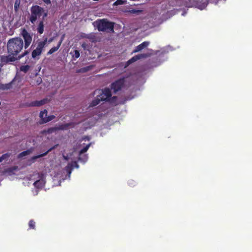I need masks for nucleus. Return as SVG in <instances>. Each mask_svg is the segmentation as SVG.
Wrapping results in <instances>:
<instances>
[{
  "label": "nucleus",
  "instance_id": "31",
  "mask_svg": "<svg viewBox=\"0 0 252 252\" xmlns=\"http://www.w3.org/2000/svg\"><path fill=\"white\" fill-rule=\"evenodd\" d=\"M44 3L47 4H50L51 3V0H42Z\"/></svg>",
  "mask_w": 252,
  "mask_h": 252
},
{
  "label": "nucleus",
  "instance_id": "24",
  "mask_svg": "<svg viewBox=\"0 0 252 252\" xmlns=\"http://www.w3.org/2000/svg\"><path fill=\"white\" fill-rule=\"evenodd\" d=\"M73 168V165L70 163H68L67 165L65 167L66 171L70 174L71 172V170Z\"/></svg>",
  "mask_w": 252,
  "mask_h": 252
},
{
  "label": "nucleus",
  "instance_id": "16",
  "mask_svg": "<svg viewBox=\"0 0 252 252\" xmlns=\"http://www.w3.org/2000/svg\"><path fill=\"white\" fill-rule=\"evenodd\" d=\"M57 145H55L53 147L50 148L47 152H46L42 154L34 156V157H33V159H37L38 158H40L41 157H43L46 156L49 152H50L51 151H52L53 150L55 149L57 147Z\"/></svg>",
  "mask_w": 252,
  "mask_h": 252
},
{
  "label": "nucleus",
  "instance_id": "22",
  "mask_svg": "<svg viewBox=\"0 0 252 252\" xmlns=\"http://www.w3.org/2000/svg\"><path fill=\"white\" fill-rule=\"evenodd\" d=\"M29 229H35V222L33 220H31L29 222Z\"/></svg>",
  "mask_w": 252,
  "mask_h": 252
},
{
  "label": "nucleus",
  "instance_id": "11",
  "mask_svg": "<svg viewBox=\"0 0 252 252\" xmlns=\"http://www.w3.org/2000/svg\"><path fill=\"white\" fill-rule=\"evenodd\" d=\"M150 56H151V54H150V53H144V54H138L137 55L133 56L130 59H129L126 63L127 64L129 65V64H131L132 63L138 61V60L150 57Z\"/></svg>",
  "mask_w": 252,
  "mask_h": 252
},
{
  "label": "nucleus",
  "instance_id": "12",
  "mask_svg": "<svg viewBox=\"0 0 252 252\" xmlns=\"http://www.w3.org/2000/svg\"><path fill=\"white\" fill-rule=\"evenodd\" d=\"M149 45V42L148 41H144L142 42L141 44L137 46L135 49L133 51L132 53H137L140 51H141L144 48L147 47Z\"/></svg>",
  "mask_w": 252,
  "mask_h": 252
},
{
  "label": "nucleus",
  "instance_id": "6",
  "mask_svg": "<svg viewBox=\"0 0 252 252\" xmlns=\"http://www.w3.org/2000/svg\"><path fill=\"white\" fill-rule=\"evenodd\" d=\"M21 35L24 40V47L26 49L32 43V35L29 33L25 29H22Z\"/></svg>",
  "mask_w": 252,
  "mask_h": 252
},
{
  "label": "nucleus",
  "instance_id": "25",
  "mask_svg": "<svg viewBox=\"0 0 252 252\" xmlns=\"http://www.w3.org/2000/svg\"><path fill=\"white\" fill-rule=\"evenodd\" d=\"M29 153H30V152L29 150L23 151L18 155V158H20L25 157V156L29 155Z\"/></svg>",
  "mask_w": 252,
  "mask_h": 252
},
{
  "label": "nucleus",
  "instance_id": "29",
  "mask_svg": "<svg viewBox=\"0 0 252 252\" xmlns=\"http://www.w3.org/2000/svg\"><path fill=\"white\" fill-rule=\"evenodd\" d=\"M117 99V96H114L113 97H111L108 100V101H109L111 103H113V102H115Z\"/></svg>",
  "mask_w": 252,
  "mask_h": 252
},
{
  "label": "nucleus",
  "instance_id": "14",
  "mask_svg": "<svg viewBox=\"0 0 252 252\" xmlns=\"http://www.w3.org/2000/svg\"><path fill=\"white\" fill-rule=\"evenodd\" d=\"M63 37H62L61 38L60 41L58 43V44L57 45V46L53 47H52L51 49H50L49 50V51L47 52V55H51L53 53H54V52H55L57 51H58V50L59 49V48L60 47V46H61V45L62 44V42L63 41Z\"/></svg>",
  "mask_w": 252,
  "mask_h": 252
},
{
  "label": "nucleus",
  "instance_id": "15",
  "mask_svg": "<svg viewBox=\"0 0 252 252\" xmlns=\"http://www.w3.org/2000/svg\"><path fill=\"white\" fill-rule=\"evenodd\" d=\"M33 185L36 188L41 189L44 187L45 182L43 180H38L35 181Z\"/></svg>",
  "mask_w": 252,
  "mask_h": 252
},
{
  "label": "nucleus",
  "instance_id": "7",
  "mask_svg": "<svg viewBox=\"0 0 252 252\" xmlns=\"http://www.w3.org/2000/svg\"><path fill=\"white\" fill-rule=\"evenodd\" d=\"M98 94L97 95L101 101H108L112 96L111 90L108 88L98 91Z\"/></svg>",
  "mask_w": 252,
  "mask_h": 252
},
{
  "label": "nucleus",
  "instance_id": "34",
  "mask_svg": "<svg viewBox=\"0 0 252 252\" xmlns=\"http://www.w3.org/2000/svg\"><path fill=\"white\" fill-rule=\"evenodd\" d=\"M64 158L65 159H67V157H64Z\"/></svg>",
  "mask_w": 252,
  "mask_h": 252
},
{
  "label": "nucleus",
  "instance_id": "35",
  "mask_svg": "<svg viewBox=\"0 0 252 252\" xmlns=\"http://www.w3.org/2000/svg\"><path fill=\"white\" fill-rule=\"evenodd\" d=\"M33 45L32 44V46H31V48H32V47H33Z\"/></svg>",
  "mask_w": 252,
  "mask_h": 252
},
{
  "label": "nucleus",
  "instance_id": "1",
  "mask_svg": "<svg viewBox=\"0 0 252 252\" xmlns=\"http://www.w3.org/2000/svg\"><path fill=\"white\" fill-rule=\"evenodd\" d=\"M23 47V40L19 37L9 39L7 43V52L11 55L18 56Z\"/></svg>",
  "mask_w": 252,
  "mask_h": 252
},
{
  "label": "nucleus",
  "instance_id": "26",
  "mask_svg": "<svg viewBox=\"0 0 252 252\" xmlns=\"http://www.w3.org/2000/svg\"><path fill=\"white\" fill-rule=\"evenodd\" d=\"M80 56V52L78 50H75L74 51V54L72 55L73 58L74 59L78 58Z\"/></svg>",
  "mask_w": 252,
  "mask_h": 252
},
{
  "label": "nucleus",
  "instance_id": "28",
  "mask_svg": "<svg viewBox=\"0 0 252 252\" xmlns=\"http://www.w3.org/2000/svg\"><path fill=\"white\" fill-rule=\"evenodd\" d=\"M128 184L130 187H134L136 185V182L133 180H130L128 182Z\"/></svg>",
  "mask_w": 252,
  "mask_h": 252
},
{
  "label": "nucleus",
  "instance_id": "8",
  "mask_svg": "<svg viewBox=\"0 0 252 252\" xmlns=\"http://www.w3.org/2000/svg\"><path fill=\"white\" fill-rule=\"evenodd\" d=\"M125 82L124 78H121L115 81L111 84V89L113 90L115 94L117 93L124 86Z\"/></svg>",
  "mask_w": 252,
  "mask_h": 252
},
{
  "label": "nucleus",
  "instance_id": "5",
  "mask_svg": "<svg viewBox=\"0 0 252 252\" xmlns=\"http://www.w3.org/2000/svg\"><path fill=\"white\" fill-rule=\"evenodd\" d=\"M44 8L39 6V5H33L31 8V14L29 17V21L33 24H34L37 18H39L44 12Z\"/></svg>",
  "mask_w": 252,
  "mask_h": 252
},
{
  "label": "nucleus",
  "instance_id": "20",
  "mask_svg": "<svg viewBox=\"0 0 252 252\" xmlns=\"http://www.w3.org/2000/svg\"><path fill=\"white\" fill-rule=\"evenodd\" d=\"M30 66L29 65H21L20 67V71L24 72L25 73H26L28 72V71L30 69Z\"/></svg>",
  "mask_w": 252,
  "mask_h": 252
},
{
  "label": "nucleus",
  "instance_id": "19",
  "mask_svg": "<svg viewBox=\"0 0 252 252\" xmlns=\"http://www.w3.org/2000/svg\"><path fill=\"white\" fill-rule=\"evenodd\" d=\"M92 68V65L87 66L80 68L78 71V72H82V73L87 72V71L90 70Z\"/></svg>",
  "mask_w": 252,
  "mask_h": 252
},
{
  "label": "nucleus",
  "instance_id": "21",
  "mask_svg": "<svg viewBox=\"0 0 252 252\" xmlns=\"http://www.w3.org/2000/svg\"><path fill=\"white\" fill-rule=\"evenodd\" d=\"M91 143H89L88 145H87L85 147H84L82 149L80 150L79 152V156H81V155L85 153H86L88 150L89 149V147L91 146Z\"/></svg>",
  "mask_w": 252,
  "mask_h": 252
},
{
  "label": "nucleus",
  "instance_id": "4",
  "mask_svg": "<svg viewBox=\"0 0 252 252\" xmlns=\"http://www.w3.org/2000/svg\"><path fill=\"white\" fill-rule=\"evenodd\" d=\"M29 54V50H25L23 53L18 56L11 55L10 54H8V55L7 56H2L0 57V66L2 67L3 65L9 62H14L16 61L20 60Z\"/></svg>",
  "mask_w": 252,
  "mask_h": 252
},
{
  "label": "nucleus",
  "instance_id": "23",
  "mask_svg": "<svg viewBox=\"0 0 252 252\" xmlns=\"http://www.w3.org/2000/svg\"><path fill=\"white\" fill-rule=\"evenodd\" d=\"M126 0H117L113 4V5L116 6L119 5H122L126 4Z\"/></svg>",
  "mask_w": 252,
  "mask_h": 252
},
{
  "label": "nucleus",
  "instance_id": "27",
  "mask_svg": "<svg viewBox=\"0 0 252 252\" xmlns=\"http://www.w3.org/2000/svg\"><path fill=\"white\" fill-rule=\"evenodd\" d=\"M9 154L8 153H6L3 154L0 157V158L1 159V162L4 160L8 158L9 157Z\"/></svg>",
  "mask_w": 252,
  "mask_h": 252
},
{
  "label": "nucleus",
  "instance_id": "9",
  "mask_svg": "<svg viewBox=\"0 0 252 252\" xmlns=\"http://www.w3.org/2000/svg\"><path fill=\"white\" fill-rule=\"evenodd\" d=\"M39 117L41 119V121L40 122V124L47 123L55 118V116L53 115L47 116V111L46 109L40 112Z\"/></svg>",
  "mask_w": 252,
  "mask_h": 252
},
{
  "label": "nucleus",
  "instance_id": "10",
  "mask_svg": "<svg viewBox=\"0 0 252 252\" xmlns=\"http://www.w3.org/2000/svg\"><path fill=\"white\" fill-rule=\"evenodd\" d=\"M70 125V123H66L59 125V126L50 127L47 129V133L50 134L55 132L58 130H65Z\"/></svg>",
  "mask_w": 252,
  "mask_h": 252
},
{
  "label": "nucleus",
  "instance_id": "13",
  "mask_svg": "<svg viewBox=\"0 0 252 252\" xmlns=\"http://www.w3.org/2000/svg\"><path fill=\"white\" fill-rule=\"evenodd\" d=\"M47 101V99H43L41 100H36L32 102L29 106H40L46 103Z\"/></svg>",
  "mask_w": 252,
  "mask_h": 252
},
{
  "label": "nucleus",
  "instance_id": "2",
  "mask_svg": "<svg viewBox=\"0 0 252 252\" xmlns=\"http://www.w3.org/2000/svg\"><path fill=\"white\" fill-rule=\"evenodd\" d=\"M47 38L46 37L43 41H39L37 42V46L36 48L32 52V58H29V57L25 62V63L30 64L32 63V59L38 60L40 58V56L42 53L44 51V48L47 42Z\"/></svg>",
  "mask_w": 252,
  "mask_h": 252
},
{
  "label": "nucleus",
  "instance_id": "33",
  "mask_svg": "<svg viewBox=\"0 0 252 252\" xmlns=\"http://www.w3.org/2000/svg\"><path fill=\"white\" fill-rule=\"evenodd\" d=\"M47 12L44 13L43 14V19H44L46 17H47Z\"/></svg>",
  "mask_w": 252,
  "mask_h": 252
},
{
  "label": "nucleus",
  "instance_id": "3",
  "mask_svg": "<svg viewBox=\"0 0 252 252\" xmlns=\"http://www.w3.org/2000/svg\"><path fill=\"white\" fill-rule=\"evenodd\" d=\"M95 26L99 32H114V23L106 19H98L95 22Z\"/></svg>",
  "mask_w": 252,
  "mask_h": 252
},
{
  "label": "nucleus",
  "instance_id": "17",
  "mask_svg": "<svg viewBox=\"0 0 252 252\" xmlns=\"http://www.w3.org/2000/svg\"><path fill=\"white\" fill-rule=\"evenodd\" d=\"M101 101L99 99V97L97 95L96 97L92 100V101L90 104L89 107H94L100 103Z\"/></svg>",
  "mask_w": 252,
  "mask_h": 252
},
{
  "label": "nucleus",
  "instance_id": "36",
  "mask_svg": "<svg viewBox=\"0 0 252 252\" xmlns=\"http://www.w3.org/2000/svg\"><path fill=\"white\" fill-rule=\"evenodd\" d=\"M1 162V159L0 158V162Z\"/></svg>",
  "mask_w": 252,
  "mask_h": 252
},
{
  "label": "nucleus",
  "instance_id": "18",
  "mask_svg": "<svg viewBox=\"0 0 252 252\" xmlns=\"http://www.w3.org/2000/svg\"><path fill=\"white\" fill-rule=\"evenodd\" d=\"M37 31L39 34H42L44 32V22L43 20L40 21L37 27Z\"/></svg>",
  "mask_w": 252,
  "mask_h": 252
},
{
  "label": "nucleus",
  "instance_id": "30",
  "mask_svg": "<svg viewBox=\"0 0 252 252\" xmlns=\"http://www.w3.org/2000/svg\"><path fill=\"white\" fill-rule=\"evenodd\" d=\"M19 6V2H18V0H16L14 3V9L15 11L18 10Z\"/></svg>",
  "mask_w": 252,
  "mask_h": 252
},
{
  "label": "nucleus",
  "instance_id": "32",
  "mask_svg": "<svg viewBox=\"0 0 252 252\" xmlns=\"http://www.w3.org/2000/svg\"><path fill=\"white\" fill-rule=\"evenodd\" d=\"M83 139L85 140L89 141L90 140V138L89 136H85Z\"/></svg>",
  "mask_w": 252,
  "mask_h": 252
}]
</instances>
